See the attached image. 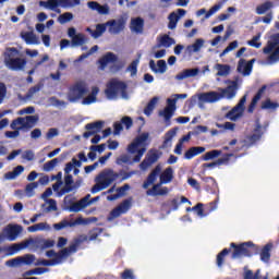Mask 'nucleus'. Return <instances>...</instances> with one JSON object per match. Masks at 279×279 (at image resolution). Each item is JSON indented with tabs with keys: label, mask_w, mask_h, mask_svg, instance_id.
I'll use <instances>...</instances> for the list:
<instances>
[{
	"label": "nucleus",
	"mask_w": 279,
	"mask_h": 279,
	"mask_svg": "<svg viewBox=\"0 0 279 279\" xmlns=\"http://www.w3.org/2000/svg\"><path fill=\"white\" fill-rule=\"evenodd\" d=\"M159 43L161 47H166L167 49H169V47H171L172 45H175V39H173V37L169 35H163L161 36Z\"/></svg>",
	"instance_id": "obj_44"
},
{
	"label": "nucleus",
	"mask_w": 279,
	"mask_h": 279,
	"mask_svg": "<svg viewBox=\"0 0 279 279\" xmlns=\"http://www.w3.org/2000/svg\"><path fill=\"white\" fill-rule=\"evenodd\" d=\"M36 260V255L26 254L24 256H20V264L21 265H32Z\"/></svg>",
	"instance_id": "obj_48"
},
{
	"label": "nucleus",
	"mask_w": 279,
	"mask_h": 279,
	"mask_svg": "<svg viewBox=\"0 0 279 279\" xmlns=\"http://www.w3.org/2000/svg\"><path fill=\"white\" fill-rule=\"evenodd\" d=\"M77 186L72 183H64V186L59 191V197H62V195H66V193H71V191H75Z\"/></svg>",
	"instance_id": "obj_47"
},
{
	"label": "nucleus",
	"mask_w": 279,
	"mask_h": 279,
	"mask_svg": "<svg viewBox=\"0 0 279 279\" xmlns=\"http://www.w3.org/2000/svg\"><path fill=\"white\" fill-rule=\"evenodd\" d=\"M86 93H88L86 83L84 81L76 82L69 88L68 100L71 104H75V101H80Z\"/></svg>",
	"instance_id": "obj_11"
},
{
	"label": "nucleus",
	"mask_w": 279,
	"mask_h": 279,
	"mask_svg": "<svg viewBox=\"0 0 279 279\" xmlns=\"http://www.w3.org/2000/svg\"><path fill=\"white\" fill-rule=\"evenodd\" d=\"M192 210H194L198 217H206V214H204V204L202 203H198L192 207Z\"/></svg>",
	"instance_id": "obj_59"
},
{
	"label": "nucleus",
	"mask_w": 279,
	"mask_h": 279,
	"mask_svg": "<svg viewBox=\"0 0 279 279\" xmlns=\"http://www.w3.org/2000/svg\"><path fill=\"white\" fill-rule=\"evenodd\" d=\"M227 84L231 85H228L226 88H219V92L198 94V108L204 110L205 104H216V101L223 99V97H227V99H233V97H236V92L239 90V76H235L234 81H227Z\"/></svg>",
	"instance_id": "obj_3"
},
{
	"label": "nucleus",
	"mask_w": 279,
	"mask_h": 279,
	"mask_svg": "<svg viewBox=\"0 0 279 279\" xmlns=\"http://www.w3.org/2000/svg\"><path fill=\"white\" fill-rule=\"evenodd\" d=\"M228 0H223L222 3H218L215 4L214 7H211L208 12H206V9H201L196 12L197 16H202V14H205V19H210L213 16V14L219 12V10H221V7L223 5V3H226Z\"/></svg>",
	"instance_id": "obj_27"
},
{
	"label": "nucleus",
	"mask_w": 279,
	"mask_h": 279,
	"mask_svg": "<svg viewBox=\"0 0 279 279\" xmlns=\"http://www.w3.org/2000/svg\"><path fill=\"white\" fill-rule=\"evenodd\" d=\"M175 104H178V98H168L165 109L158 112L159 117H163L167 128L171 125V119L173 118V114H175Z\"/></svg>",
	"instance_id": "obj_13"
},
{
	"label": "nucleus",
	"mask_w": 279,
	"mask_h": 279,
	"mask_svg": "<svg viewBox=\"0 0 279 279\" xmlns=\"http://www.w3.org/2000/svg\"><path fill=\"white\" fill-rule=\"evenodd\" d=\"M60 162V159L54 158L51 159L50 161L44 163V171H53L56 169V166Z\"/></svg>",
	"instance_id": "obj_52"
},
{
	"label": "nucleus",
	"mask_w": 279,
	"mask_h": 279,
	"mask_svg": "<svg viewBox=\"0 0 279 279\" xmlns=\"http://www.w3.org/2000/svg\"><path fill=\"white\" fill-rule=\"evenodd\" d=\"M36 123H38V116H26L24 118L20 117L14 119L11 122L10 128L11 130L21 132V130H32Z\"/></svg>",
	"instance_id": "obj_9"
},
{
	"label": "nucleus",
	"mask_w": 279,
	"mask_h": 279,
	"mask_svg": "<svg viewBox=\"0 0 279 279\" xmlns=\"http://www.w3.org/2000/svg\"><path fill=\"white\" fill-rule=\"evenodd\" d=\"M279 47V33H276V34H272L270 36V40H268L266 47H264L263 51L264 53L266 54H269L271 56V53L275 52L276 49H278Z\"/></svg>",
	"instance_id": "obj_21"
},
{
	"label": "nucleus",
	"mask_w": 279,
	"mask_h": 279,
	"mask_svg": "<svg viewBox=\"0 0 279 279\" xmlns=\"http://www.w3.org/2000/svg\"><path fill=\"white\" fill-rule=\"evenodd\" d=\"M157 71L158 73H166L167 72V61L165 60H158L157 61Z\"/></svg>",
	"instance_id": "obj_64"
},
{
	"label": "nucleus",
	"mask_w": 279,
	"mask_h": 279,
	"mask_svg": "<svg viewBox=\"0 0 279 279\" xmlns=\"http://www.w3.org/2000/svg\"><path fill=\"white\" fill-rule=\"evenodd\" d=\"M254 62H256V59H251L250 61H246L245 59H240L236 68L238 73H241L244 77L252 75Z\"/></svg>",
	"instance_id": "obj_16"
},
{
	"label": "nucleus",
	"mask_w": 279,
	"mask_h": 279,
	"mask_svg": "<svg viewBox=\"0 0 279 279\" xmlns=\"http://www.w3.org/2000/svg\"><path fill=\"white\" fill-rule=\"evenodd\" d=\"M119 60V57L114 54L113 52H107L105 56H102L99 60L98 63L100 64L101 71L108 66V64H113Z\"/></svg>",
	"instance_id": "obj_23"
},
{
	"label": "nucleus",
	"mask_w": 279,
	"mask_h": 279,
	"mask_svg": "<svg viewBox=\"0 0 279 279\" xmlns=\"http://www.w3.org/2000/svg\"><path fill=\"white\" fill-rule=\"evenodd\" d=\"M236 47H239V41L234 40L231 41L227 48L220 53V58H223V56H226L227 53H230V51H234V49H236Z\"/></svg>",
	"instance_id": "obj_53"
},
{
	"label": "nucleus",
	"mask_w": 279,
	"mask_h": 279,
	"mask_svg": "<svg viewBox=\"0 0 279 279\" xmlns=\"http://www.w3.org/2000/svg\"><path fill=\"white\" fill-rule=\"evenodd\" d=\"M203 47H204V39L198 38L195 40L194 44L186 46L185 51L187 56H193V53H197L198 51H201Z\"/></svg>",
	"instance_id": "obj_30"
},
{
	"label": "nucleus",
	"mask_w": 279,
	"mask_h": 279,
	"mask_svg": "<svg viewBox=\"0 0 279 279\" xmlns=\"http://www.w3.org/2000/svg\"><path fill=\"white\" fill-rule=\"evenodd\" d=\"M20 51L15 47L7 48L4 52V64L11 71H23L27 65V59L16 58Z\"/></svg>",
	"instance_id": "obj_6"
},
{
	"label": "nucleus",
	"mask_w": 279,
	"mask_h": 279,
	"mask_svg": "<svg viewBox=\"0 0 279 279\" xmlns=\"http://www.w3.org/2000/svg\"><path fill=\"white\" fill-rule=\"evenodd\" d=\"M130 208H132V197L122 201L116 208L111 210L110 215L112 219H117L118 217H121V215H125Z\"/></svg>",
	"instance_id": "obj_15"
},
{
	"label": "nucleus",
	"mask_w": 279,
	"mask_h": 279,
	"mask_svg": "<svg viewBox=\"0 0 279 279\" xmlns=\"http://www.w3.org/2000/svg\"><path fill=\"white\" fill-rule=\"evenodd\" d=\"M232 252V248H223L220 253H218L216 257V265L217 267H223V264L226 263V256Z\"/></svg>",
	"instance_id": "obj_39"
},
{
	"label": "nucleus",
	"mask_w": 279,
	"mask_h": 279,
	"mask_svg": "<svg viewBox=\"0 0 279 279\" xmlns=\"http://www.w3.org/2000/svg\"><path fill=\"white\" fill-rule=\"evenodd\" d=\"M23 160H27L28 162H32L34 158H36V155L34 154V150H25L22 155Z\"/></svg>",
	"instance_id": "obj_61"
},
{
	"label": "nucleus",
	"mask_w": 279,
	"mask_h": 279,
	"mask_svg": "<svg viewBox=\"0 0 279 279\" xmlns=\"http://www.w3.org/2000/svg\"><path fill=\"white\" fill-rule=\"evenodd\" d=\"M106 27H109L110 34H121V32L125 29V20L120 17L119 20H110L105 24H98L96 31L102 36L106 32Z\"/></svg>",
	"instance_id": "obj_10"
},
{
	"label": "nucleus",
	"mask_w": 279,
	"mask_h": 279,
	"mask_svg": "<svg viewBox=\"0 0 279 279\" xmlns=\"http://www.w3.org/2000/svg\"><path fill=\"white\" fill-rule=\"evenodd\" d=\"M160 184H169L173 181V168L168 167L159 175Z\"/></svg>",
	"instance_id": "obj_33"
},
{
	"label": "nucleus",
	"mask_w": 279,
	"mask_h": 279,
	"mask_svg": "<svg viewBox=\"0 0 279 279\" xmlns=\"http://www.w3.org/2000/svg\"><path fill=\"white\" fill-rule=\"evenodd\" d=\"M247 101V95H244L240 101L229 112L225 114V119L229 121H239L245 112V104Z\"/></svg>",
	"instance_id": "obj_12"
},
{
	"label": "nucleus",
	"mask_w": 279,
	"mask_h": 279,
	"mask_svg": "<svg viewBox=\"0 0 279 279\" xmlns=\"http://www.w3.org/2000/svg\"><path fill=\"white\" fill-rule=\"evenodd\" d=\"M104 121L87 123L85 125V130L88 131L83 134V137L90 138V136H95V134L101 132V130L104 129Z\"/></svg>",
	"instance_id": "obj_19"
},
{
	"label": "nucleus",
	"mask_w": 279,
	"mask_h": 279,
	"mask_svg": "<svg viewBox=\"0 0 279 279\" xmlns=\"http://www.w3.org/2000/svg\"><path fill=\"white\" fill-rule=\"evenodd\" d=\"M141 62L140 59H135L131 62V64L128 66L126 71H130L131 77H134L136 73H138V63Z\"/></svg>",
	"instance_id": "obj_46"
},
{
	"label": "nucleus",
	"mask_w": 279,
	"mask_h": 279,
	"mask_svg": "<svg viewBox=\"0 0 279 279\" xmlns=\"http://www.w3.org/2000/svg\"><path fill=\"white\" fill-rule=\"evenodd\" d=\"M80 0H48V1H39L40 8H45L46 10H51L52 12H57L60 14L62 11L58 8H75V5H80Z\"/></svg>",
	"instance_id": "obj_8"
},
{
	"label": "nucleus",
	"mask_w": 279,
	"mask_h": 279,
	"mask_svg": "<svg viewBox=\"0 0 279 279\" xmlns=\"http://www.w3.org/2000/svg\"><path fill=\"white\" fill-rule=\"evenodd\" d=\"M244 279H260V269H257L255 274L252 270H247L244 274Z\"/></svg>",
	"instance_id": "obj_58"
},
{
	"label": "nucleus",
	"mask_w": 279,
	"mask_h": 279,
	"mask_svg": "<svg viewBox=\"0 0 279 279\" xmlns=\"http://www.w3.org/2000/svg\"><path fill=\"white\" fill-rule=\"evenodd\" d=\"M206 148L204 146H193L184 153L185 160H192L195 156H199V154H204Z\"/></svg>",
	"instance_id": "obj_28"
},
{
	"label": "nucleus",
	"mask_w": 279,
	"mask_h": 279,
	"mask_svg": "<svg viewBox=\"0 0 279 279\" xmlns=\"http://www.w3.org/2000/svg\"><path fill=\"white\" fill-rule=\"evenodd\" d=\"M161 185L162 183L155 184L150 190H147L146 195H153L154 197L157 195H167V193H169V189H160Z\"/></svg>",
	"instance_id": "obj_34"
},
{
	"label": "nucleus",
	"mask_w": 279,
	"mask_h": 279,
	"mask_svg": "<svg viewBox=\"0 0 279 279\" xmlns=\"http://www.w3.org/2000/svg\"><path fill=\"white\" fill-rule=\"evenodd\" d=\"M265 90H267V85H263L257 93L255 94V96L253 97L251 104L248 105L247 108V112L250 114H252L254 112V110H256V105L258 104V101H260V99H263V95H265Z\"/></svg>",
	"instance_id": "obj_22"
},
{
	"label": "nucleus",
	"mask_w": 279,
	"mask_h": 279,
	"mask_svg": "<svg viewBox=\"0 0 279 279\" xmlns=\"http://www.w3.org/2000/svg\"><path fill=\"white\" fill-rule=\"evenodd\" d=\"M178 134V129H171L165 134V140L162 142V149H167V147H171L173 137Z\"/></svg>",
	"instance_id": "obj_35"
},
{
	"label": "nucleus",
	"mask_w": 279,
	"mask_h": 279,
	"mask_svg": "<svg viewBox=\"0 0 279 279\" xmlns=\"http://www.w3.org/2000/svg\"><path fill=\"white\" fill-rule=\"evenodd\" d=\"M89 197H90V194L83 197L81 201L70 205V207H69L70 213H80V210H84V208H86L88 206V204H90L88 202Z\"/></svg>",
	"instance_id": "obj_25"
},
{
	"label": "nucleus",
	"mask_w": 279,
	"mask_h": 279,
	"mask_svg": "<svg viewBox=\"0 0 279 279\" xmlns=\"http://www.w3.org/2000/svg\"><path fill=\"white\" fill-rule=\"evenodd\" d=\"M160 155H158V150H150L149 154L145 157V159L140 163V169L142 171H147L151 165L158 162Z\"/></svg>",
	"instance_id": "obj_18"
},
{
	"label": "nucleus",
	"mask_w": 279,
	"mask_h": 279,
	"mask_svg": "<svg viewBox=\"0 0 279 279\" xmlns=\"http://www.w3.org/2000/svg\"><path fill=\"white\" fill-rule=\"evenodd\" d=\"M22 38L26 45H40V40H38V37L34 32H26L22 34Z\"/></svg>",
	"instance_id": "obj_36"
},
{
	"label": "nucleus",
	"mask_w": 279,
	"mask_h": 279,
	"mask_svg": "<svg viewBox=\"0 0 279 279\" xmlns=\"http://www.w3.org/2000/svg\"><path fill=\"white\" fill-rule=\"evenodd\" d=\"M119 93H121L122 97H125L128 95V84L123 81H119V78H111L107 83L105 94L108 99H114Z\"/></svg>",
	"instance_id": "obj_7"
},
{
	"label": "nucleus",
	"mask_w": 279,
	"mask_h": 279,
	"mask_svg": "<svg viewBox=\"0 0 279 279\" xmlns=\"http://www.w3.org/2000/svg\"><path fill=\"white\" fill-rule=\"evenodd\" d=\"M147 138H149V133H142L140 136L135 138V143L137 144V147L143 145V143H146Z\"/></svg>",
	"instance_id": "obj_60"
},
{
	"label": "nucleus",
	"mask_w": 279,
	"mask_h": 279,
	"mask_svg": "<svg viewBox=\"0 0 279 279\" xmlns=\"http://www.w3.org/2000/svg\"><path fill=\"white\" fill-rule=\"evenodd\" d=\"M120 122L122 125H124L125 130H130L132 125H134V120H132V118L129 116L122 117Z\"/></svg>",
	"instance_id": "obj_55"
},
{
	"label": "nucleus",
	"mask_w": 279,
	"mask_h": 279,
	"mask_svg": "<svg viewBox=\"0 0 279 279\" xmlns=\"http://www.w3.org/2000/svg\"><path fill=\"white\" fill-rule=\"evenodd\" d=\"M168 29H175L178 27V21H180V16H178V13L172 12L168 16Z\"/></svg>",
	"instance_id": "obj_42"
},
{
	"label": "nucleus",
	"mask_w": 279,
	"mask_h": 279,
	"mask_svg": "<svg viewBox=\"0 0 279 279\" xmlns=\"http://www.w3.org/2000/svg\"><path fill=\"white\" fill-rule=\"evenodd\" d=\"M199 73V69H185L179 74L175 75V80L181 82L182 80H186L187 77H195Z\"/></svg>",
	"instance_id": "obj_31"
},
{
	"label": "nucleus",
	"mask_w": 279,
	"mask_h": 279,
	"mask_svg": "<svg viewBox=\"0 0 279 279\" xmlns=\"http://www.w3.org/2000/svg\"><path fill=\"white\" fill-rule=\"evenodd\" d=\"M222 151L218 149H214L210 151H207L205 155H203V160L208 161V160H215V158H219L221 156Z\"/></svg>",
	"instance_id": "obj_45"
},
{
	"label": "nucleus",
	"mask_w": 279,
	"mask_h": 279,
	"mask_svg": "<svg viewBox=\"0 0 279 279\" xmlns=\"http://www.w3.org/2000/svg\"><path fill=\"white\" fill-rule=\"evenodd\" d=\"M82 223H86V220H84V218L78 217L75 220H66L63 219L58 223L53 225L54 230H57V232H60V230H64V228H75V226H82Z\"/></svg>",
	"instance_id": "obj_17"
},
{
	"label": "nucleus",
	"mask_w": 279,
	"mask_h": 279,
	"mask_svg": "<svg viewBox=\"0 0 279 279\" xmlns=\"http://www.w3.org/2000/svg\"><path fill=\"white\" fill-rule=\"evenodd\" d=\"M35 189H38V182L28 183L25 187V191L27 195H33Z\"/></svg>",
	"instance_id": "obj_62"
},
{
	"label": "nucleus",
	"mask_w": 279,
	"mask_h": 279,
	"mask_svg": "<svg viewBox=\"0 0 279 279\" xmlns=\"http://www.w3.org/2000/svg\"><path fill=\"white\" fill-rule=\"evenodd\" d=\"M162 171V166L157 165L155 169L151 170V172L148 174L147 179L143 183V189L147 190L156 180H158V177L160 175Z\"/></svg>",
	"instance_id": "obj_20"
},
{
	"label": "nucleus",
	"mask_w": 279,
	"mask_h": 279,
	"mask_svg": "<svg viewBox=\"0 0 279 279\" xmlns=\"http://www.w3.org/2000/svg\"><path fill=\"white\" fill-rule=\"evenodd\" d=\"M84 241H88V236L81 235L80 238H76L74 240V243L70 244L68 247H64L60 250L59 252H54L53 250L47 251L46 256L48 258H52V260H58V265H62L63 260L65 258H69L71 254H75L77 252V248Z\"/></svg>",
	"instance_id": "obj_5"
},
{
	"label": "nucleus",
	"mask_w": 279,
	"mask_h": 279,
	"mask_svg": "<svg viewBox=\"0 0 279 279\" xmlns=\"http://www.w3.org/2000/svg\"><path fill=\"white\" fill-rule=\"evenodd\" d=\"M32 245L33 250H40L44 252V250H49L56 245L54 240H49L45 238H36V239H28L26 241H23L21 243H15L11 246H9L10 254H16V252H21V250H26V247H29Z\"/></svg>",
	"instance_id": "obj_4"
},
{
	"label": "nucleus",
	"mask_w": 279,
	"mask_h": 279,
	"mask_svg": "<svg viewBox=\"0 0 279 279\" xmlns=\"http://www.w3.org/2000/svg\"><path fill=\"white\" fill-rule=\"evenodd\" d=\"M230 247L233 250L231 254L233 260L243 258V256L250 258L259 254L260 260L263 263H268L271 259V247H274V244L268 243L260 250L254 242H243L241 244L231 242Z\"/></svg>",
	"instance_id": "obj_1"
},
{
	"label": "nucleus",
	"mask_w": 279,
	"mask_h": 279,
	"mask_svg": "<svg viewBox=\"0 0 279 279\" xmlns=\"http://www.w3.org/2000/svg\"><path fill=\"white\" fill-rule=\"evenodd\" d=\"M86 43H88V38L82 33L76 34L71 40L72 47H82V45H86Z\"/></svg>",
	"instance_id": "obj_37"
},
{
	"label": "nucleus",
	"mask_w": 279,
	"mask_h": 279,
	"mask_svg": "<svg viewBox=\"0 0 279 279\" xmlns=\"http://www.w3.org/2000/svg\"><path fill=\"white\" fill-rule=\"evenodd\" d=\"M121 279H136V276L134 275V270L126 268L124 271L120 275Z\"/></svg>",
	"instance_id": "obj_57"
},
{
	"label": "nucleus",
	"mask_w": 279,
	"mask_h": 279,
	"mask_svg": "<svg viewBox=\"0 0 279 279\" xmlns=\"http://www.w3.org/2000/svg\"><path fill=\"white\" fill-rule=\"evenodd\" d=\"M156 104H158V97L155 96L148 101L147 106L144 109V114L146 117H151V113L156 109Z\"/></svg>",
	"instance_id": "obj_40"
},
{
	"label": "nucleus",
	"mask_w": 279,
	"mask_h": 279,
	"mask_svg": "<svg viewBox=\"0 0 279 279\" xmlns=\"http://www.w3.org/2000/svg\"><path fill=\"white\" fill-rule=\"evenodd\" d=\"M145 20L142 17H135L131 20V32H135V34H143Z\"/></svg>",
	"instance_id": "obj_29"
},
{
	"label": "nucleus",
	"mask_w": 279,
	"mask_h": 279,
	"mask_svg": "<svg viewBox=\"0 0 279 279\" xmlns=\"http://www.w3.org/2000/svg\"><path fill=\"white\" fill-rule=\"evenodd\" d=\"M2 232L8 241H16L21 232H23V227L21 225H8Z\"/></svg>",
	"instance_id": "obj_14"
},
{
	"label": "nucleus",
	"mask_w": 279,
	"mask_h": 279,
	"mask_svg": "<svg viewBox=\"0 0 279 279\" xmlns=\"http://www.w3.org/2000/svg\"><path fill=\"white\" fill-rule=\"evenodd\" d=\"M250 146L255 145V143H258L260 138H263V125L260 123L256 124V128L254 129V133L246 137Z\"/></svg>",
	"instance_id": "obj_26"
},
{
	"label": "nucleus",
	"mask_w": 279,
	"mask_h": 279,
	"mask_svg": "<svg viewBox=\"0 0 279 279\" xmlns=\"http://www.w3.org/2000/svg\"><path fill=\"white\" fill-rule=\"evenodd\" d=\"M117 165H132L128 155H122L117 159Z\"/></svg>",
	"instance_id": "obj_63"
},
{
	"label": "nucleus",
	"mask_w": 279,
	"mask_h": 279,
	"mask_svg": "<svg viewBox=\"0 0 279 279\" xmlns=\"http://www.w3.org/2000/svg\"><path fill=\"white\" fill-rule=\"evenodd\" d=\"M216 69L218 71L217 72L218 77H223L226 75H230V65H228V64L217 63Z\"/></svg>",
	"instance_id": "obj_43"
},
{
	"label": "nucleus",
	"mask_w": 279,
	"mask_h": 279,
	"mask_svg": "<svg viewBox=\"0 0 279 279\" xmlns=\"http://www.w3.org/2000/svg\"><path fill=\"white\" fill-rule=\"evenodd\" d=\"M41 89H43V84H37V85L31 87L28 89V92L26 93V99H32V97H34V95H36V93H40Z\"/></svg>",
	"instance_id": "obj_51"
},
{
	"label": "nucleus",
	"mask_w": 279,
	"mask_h": 279,
	"mask_svg": "<svg viewBox=\"0 0 279 279\" xmlns=\"http://www.w3.org/2000/svg\"><path fill=\"white\" fill-rule=\"evenodd\" d=\"M87 8H89V10H94L96 12H98V14H110V7L108 4H99V2L97 1H89L87 3Z\"/></svg>",
	"instance_id": "obj_24"
},
{
	"label": "nucleus",
	"mask_w": 279,
	"mask_h": 279,
	"mask_svg": "<svg viewBox=\"0 0 279 279\" xmlns=\"http://www.w3.org/2000/svg\"><path fill=\"white\" fill-rule=\"evenodd\" d=\"M274 8V2L266 1L259 5L256 7V14H265L266 12H269Z\"/></svg>",
	"instance_id": "obj_41"
},
{
	"label": "nucleus",
	"mask_w": 279,
	"mask_h": 279,
	"mask_svg": "<svg viewBox=\"0 0 279 279\" xmlns=\"http://www.w3.org/2000/svg\"><path fill=\"white\" fill-rule=\"evenodd\" d=\"M180 204H191V201H189L186 196H181V201L178 198H172L168 202V206L171 207V210H178V208H180Z\"/></svg>",
	"instance_id": "obj_38"
},
{
	"label": "nucleus",
	"mask_w": 279,
	"mask_h": 279,
	"mask_svg": "<svg viewBox=\"0 0 279 279\" xmlns=\"http://www.w3.org/2000/svg\"><path fill=\"white\" fill-rule=\"evenodd\" d=\"M279 108L278 101H272L270 98H266L262 101L260 110H267V112H276Z\"/></svg>",
	"instance_id": "obj_32"
},
{
	"label": "nucleus",
	"mask_w": 279,
	"mask_h": 279,
	"mask_svg": "<svg viewBox=\"0 0 279 279\" xmlns=\"http://www.w3.org/2000/svg\"><path fill=\"white\" fill-rule=\"evenodd\" d=\"M132 175H136V171L128 172L121 169L116 172L112 168H107L95 178L96 184L92 187L90 193L95 195V193H99V191H106L116 180L120 179V182H125V180H130Z\"/></svg>",
	"instance_id": "obj_2"
},
{
	"label": "nucleus",
	"mask_w": 279,
	"mask_h": 279,
	"mask_svg": "<svg viewBox=\"0 0 279 279\" xmlns=\"http://www.w3.org/2000/svg\"><path fill=\"white\" fill-rule=\"evenodd\" d=\"M73 19V13L71 12H65L61 15H59L58 17V23H60V25H64L66 23H70V21Z\"/></svg>",
	"instance_id": "obj_49"
},
{
	"label": "nucleus",
	"mask_w": 279,
	"mask_h": 279,
	"mask_svg": "<svg viewBox=\"0 0 279 279\" xmlns=\"http://www.w3.org/2000/svg\"><path fill=\"white\" fill-rule=\"evenodd\" d=\"M230 158H234L233 153L225 154L222 158L217 159L218 166L221 167V165H230Z\"/></svg>",
	"instance_id": "obj_54"
},
{
	"label": "nucleus",
	"mask_w": 279,
	"mask_h": 279,
	"mask_svg": "<svg viewBox=\"0 0 279 279\" xmlns=\"http://www.w3.org/2000/svg\"><path fill=\"white\" fill-rule=\"evenodd\" d=\"M258 40H260V35L254 36L251 40L247 41V45L250 47H254L255 49H260L263 44L258 43Z\"/></svg>",
	"instance_id": "obj_56"
},
{
	"label": "nucleus",
	"mask_w": 279,
	"mask_h": 279,
	"mask_svg": "<svg viewBox=\"0 0 279 279\" xmlns=\"http://www.w3.org/2000/svg\"><path fill=\"white\" fill-rule=\"evenodd\" d=\"M104 233V229L102 228H94L89 231V238H88V241H96V239L98 236H100V234Z\"/></svg>",
	"instance_id": "obj_50"
}]
</instances>
